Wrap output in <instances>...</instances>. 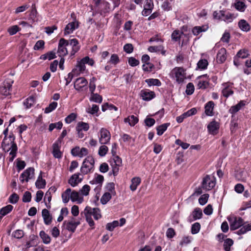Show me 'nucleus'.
<instances>
[{"mask_svg":"<svg viewBox=\"0 0 251 251\" xmlns=\"http://www.w3.org/2000/svg\"><path fill=\"white\" fill-rule=\"evenodd\" d=\"M71 47V55H74L79 50L78 41L76 39H72L67 40L64 38H61L58 43L57 54L59 57H64L68 53L67 47Z\"/></svg>","mask_w":251,"mask_h":251,"instance_id":"1","label":"nucleus"},{"mask_svg":"<svg viewBox=\"0 0 251 251\" xmlns=\"http://www.w3.org/2000/svg\"><path fill=\"white\" fill-rule=\"evenodd\" d=\"M170 76L177 83L181 84L187 78L186 70L182 67H176L171 71Z\"/></svg>","mask_w":251,"mask_h":251,"instance_id":"2","label":"nucleus"},{"mask_svg":"<svg viewBox=\"0 0 251 251\" xmlns=\"http://www.w3.org/2000/svg\"><path fill=\"white\" fill-rule=\"evenodd\" d=\"M95 160L92 156H88L83 160L80 168V172L82 175H85L92 173L95 169Z\"/></svg>","mask_w":251,"mask_h":251,"instance_id":"3","label":"nucleus"},{"mask_svg":"<svg viewBox=\"0 0 251 251\" xmlns=\"http://www.w3.org/2000/svg\"><path fill=\"white\" fill-rule=\"evenodd\" d=\"M14 81L10 78H6L0 86V93L5 96L11 94L12 85Z\"/></svg>","mask_w":251,"mask_h":251,"instance_id":"4","label":"nucleus"},{"mask_svg":"<svg viewBox=\"0 0 251 251\" xmlns=\"http://www.w3.org/2000/svg\"><path fill=\"white\" fill-rule=\"evenodd\" d=\"M227 220L229 222L231 230H235L241 227L243 224L244 220L240 217L230 216L227 218Z\"/></svg>","mask_w":251,"mask_h":251,"instance_id":"5","label":"nucleus"},{"mask_svg":"<svg viewBox=\"0 0 251 251\" xmlns=\"http://www.w3.org/2000/svg\"><path fill=\"white\" fill-rule=\"evenodd\" d=\"M216 184L214 177H211L209 175L205 176L201 183V188L207 191L212 189Z\"/></svg>","mask_w":251,"mask_h":251,"instance_id":"6","label":"nucleus"},{"mask_svg":"<svg viewBox=\"0 0 251 251\" xmlns=\"http://www.w3.org/2000/svg\"><path fill=\"white\" fill-rule=\"evenodd\" d=\"M34 169L29 167L25 170L20 175L19 179L22 183L28 182L34 176Z\"/></svg>","mask_w":251,"mask_h":251,"instance_id":"7","label":"nucleus"},{"mask_svg":"<svg viewBox=\"0 0 251 251\" xmlns=\"http://www.w3.org/2000/svg\"><path fill=\"white\" fill-rule=\"evenodd\" d=\"M86 64L92 66L94 64V61L88 56H85L77 62L76 67L79 72H83L86 69Z\"/></svg>","mask_w":251,"mask_h":251,"instance_id":"8","label":"nucleus"},{"mask_svg":"<svg viewBox=\"0 0 251 251\" xmlns=\"http://www.w3.org/2000/svg\"><path fill=\"white\" fill-rule=\"evenodd\" d=\"M111 138L110 132L105 128H101L100 131L99 142L101 144L109 143Z\"/></svg>","mask_w":251,"mask_h":251,"instance_id":"9","label":"nucleus"},{"mask_svg":"<svg viewBox=\"0 0 251 251\" xmlns=\"http://www.w3.org/2000/svg\"><path fill=\"white\" fill-rule=\"evenodd\" d=\"M122 160L119 156H114L112 157L111 161V166L112 167V174L114 176H116L119 171V167L122 165Z\"/></svg>","mask_w":251,"mask_h":251,"instance_id":"10","label":"nucleus"},{"mask_svg":"<svg viewBox=\"0 0 251 251\" xmlns=\"http://www.w3.org/2000/svg\"><path fill=\"white\" fill-rule=\"evenodd\" d=\"M233 83L231 82H226L222 84L223 87L222 92L224 97L228 98L233 94Z\"/></svg>","mask_w":251,"mask_h":251,"instance_id":"11","label":"nucleus"},{"mask_svg":"<svg viewBox=\"0 0 251 251\" xmlns=\"http://www.w3.org/2000/svg\"><path fill=\"white\" fill-rule=\"evenodd\" d=\"M80 224L79 221H75L74 218H72L70 221H65L63 222V226L69 231L74 232L77 226Z\"/></svg>","mask_w":251,"mask_h":251,"instance_id":"12","label":"nucleus"},{"mask_svg":"<svg viewBox=\"0 0 251 251\" xmlns=\"http://www.w3.org/2000/svg\"><path fill=\"white\" fill-rule=\"evenodd\" d=\"M103 180V176L96 173L94 175V178L93 180L90 181L89 183L91 185H97V186L94 189L95 191H97L100 190Z\"/></svg>","mask_w":251,"mask_h":251,"instance_id":"13","label":"nucleus"},{"mask_svg":"<svg viewBox=\"0 0 251 251\" xmlns=\"http://www.w3.org/2000/svg\"><path fill=\"white\" fill-rule=\"evenodd\" d=\"M140 96L145 101H150L155 98V94L153 91L149 89L142 90L140 93Z\"/></svg>","mask_w":251,"mask_h":251,"instance_id":"14","label":"nucleus"},{"mask_svg":"<svg viewBox=\"0 0 251 251\" xmlns=\"http://www.w3.org/2000/svg\"><path fill=\"white\" fill-rule=\"evenodd\" d=\"M78 26L79 23L75 20L73 22L69 23L65 27L64 32V35L72 33L75 29L78 27Z\"/></svg>","mask_w":251,"mask_h":251,"instance_id":"15","label":"nucleus"},{"mask_svg":"<svg viewBox=\"0 0 251 251\" xmlns=\"http://www.w3.org/2000/svg\"><path fill=\"white\" fill-rule=\"evenodd\" d=\"M88 81L83 77H80L75 79L74 82V88L77 91H80L82 88L86 86Z\"/></svg>","mask_w":251,"mask_h":251,"instance_id":"16","label":"nucleus"},{"mask_svg":"<svg viewBox=\"0 0 251 251\" xmlns=\"http://www.w3.org/2000/svg\"><path fill=\"white\" fill-rule=\"evenodd\" d=\"M61 143L55 142L52 145V154L56 158H61L62 156V152L60 151Z\"/></svg>","mask_w":251,"mask_h":251,"instance_id":"17","label":"nucleus"},{"mask_svg":"<svg viewBox=\"0 0 251 251\" xmlns=\"http://www.w3.org/2000/svg\"><path fill=\"white\" fill-rule=\"evenodd\" d=\"M219 124L215 121L211 122L207 126L209 132L212 135H216L219 129Z\"/></svg>","mask_w":251,"mask_h":251,"instance_id":"18","label":"nucleus"},{"mask_svg":"<svg viewBox=\"0 0 251 251\" xmlns=\"http://www.w3.org/2000/svg\"><path fill=\"white\" fill-rule=\"evenodd\" d=\"M81 175L79 173H76L72 175L69 180V183L73 187L77 185L83 179V177H79Z\"/></svg>","mask_w":251,"mask_h":251,"instance_id":"19","label":"nucleus"},{"mask_svg":"<svg viewBox=\"0 0 251 251\" xmlns=\"http://www.w3.org/2000/svg\"><path fill=\"white\" fill-rule=\"evenodd\" d=\"M86 211L90 213L91 216H93L94 219L96 220L101 218V214L100 210L98 208H91L89 206H86L85 207Z\"/></svg>","mask_w":251,"mask_h":251,"instance_id":"20","label":"nucleus"},{"mask_svg":"<svg viewBox=\"0 0 251 251\" xmlns=\"http://www.w3.org/2000/svg\"><path fill=\"white\" fill-rule=\"evenodd\" d=\"M202 216V211L200 208H195L191 215L188 218V221L192 222L195 220L200 219Z\"/></svg>","mask_w":251,"mask_h":251,"instance_id":"21","label":"nucleus"},{"mask_svg":"<svg viewBox=\"0 0 251 251\" xmlns=\"http://www.w3.org/2000/svg\"><path fill=\"white\" fill-rule=\"evenodd\" d=\"M250 231H251V223L244 222L243 221V224L241 228L235 233L238 235H242Z\"/></svg>","mask_w":251,"mask_h":251,"instance_id":"22","label":"nucleus"},{"mask_svg":"<svg viewBox=\"0 0 251 251\" xmlns=\"http://www.w3.org/2000/svg\"><path fill=\"white\" fill-rule=\"evenodd\" d=\"M226 59V50L222 48L219 50L217 54V61L219 63H224Z\"/></svg>","mask_w":251,"mask_h":251,"instance_id":"23","label":"nucleus"},{"mask_svg":"<svg viewBox=\"0 0 251 251\" xmlns=\"http://www.w3.org/2000/svg\"><path fill=\"white\" fill-rule=\"evenodd\" d=\"M71 200L73 202H76L78 204L81 203L83 201V198L80 194L75 191H71Z\"/></svg>","mask_w":251,"mask_h":251,"instance_id":"24","label":"nucleus"},{"mask_svg":"<svg viewBox=\"0 0 251 251\" xmlns=\"http://www.w3.org/2000/svg\"><path fill=\"white\" fill-rule=\"evenodd\" d=\"M215 104L213 101H209L207 102L204 106L205 113L208 116H213V109Z\"/></svg>","mask_w":251,"mask_h":251,"instance_id":"25","label":"nucleus"},{"mask_svg":"<svg viewBox=\"0 0 251 251\" xmlns=\"http://www.w3.org/2000/svg\"><path fill=\"white\" fill-rule=\"evenodd\" d=\"M17 149L18 148L16 143H13L11 145L10 147L8 149L7 151L10 150H11L9 153L10 156L8 157V160L9 162H12L16 157Z\"/></svg>","mask_w":251,"mask_h":251,"instance_id":"26","label":"nucleus"},{"mask_svg":"<svg viewBox=\"0 0 251 251\" xmlns=\"http://www.w3.org/2000/svg\"><path fill=\"white\" fill-rule=\"evenodd\" d=\"M246 101L244 100H241L240 102L235 105L232 106L229 109V112L232 114H234L239 111L242 107L245 105Z\"/></svg>","mask_w":251,"mask_h":251,"instance_id":"27","label":"nucleus"},{"mask_svg":"<svg viewBox=\"0 0 251 251\" xmlns=\"http://www.w3.org/2000/svg\"><path fill=\"white\" fill-rule=\"evenodd\" d=\"M42 215L45 224L47 225H50L51 222L52 218L49 210L47 209H43L42 211Z\"/></svg>","mask_w":251,"mask_h":251,"instance_id":"28","label":"nucleus"},{"mask_svg":"<svg viewBox=\"0 0 251 251\" xmlns=\"http://www.w3.org/2000/svg\"><path fill=\"white\" fill-rule=\"evenodd\" d=\"M141 179L139 177H134L131 180V184L130 185V189L132 191H135L138 185L141 183Z\"/></svg>","mask_w":251,"mask_h":251,"instance_id":"29","label":"nucleus"},{"mask_svg":"<svg viewBox=\"0 0 251 251\" xmlns=\"http://www.w3.org/2000/svg\"><path fill=\"white\" fill-rule=\"evenodd\" d=\"M208 28L207 25H203L202 26H196L193 28L192 33L194 35H198L200 33L202 32L206 31Z\"/></svg>","mask_w":251,"mask_h":251,"instance_id":"30","label":"nucleus"},{"mask_svg":"<svg viewBox=\"0 0 251 251\" xmlns=\"http://www.w3.org/2000/svg\"><path fill=\"white\" fill-rule=\"evenodd\" d=\"M138 118L134 115H131L124 119V122L128 123L131 126H134L138 122Z\"/></svg>","mask_w":251,"mask_h":251,"instance_id":"31","label":"nucleus"},{"mask_svg":"<svg viewBox=\"0 0 251 251\" xmlns=\"http://www.w3.org/2000/svg\"><path fill=\"white\" fill-rule=\"evenodd\" d=\"M46 184V180L42 178L41 172L35 182V185L38 189H43L45 187Z\"/></svg>","mask_w":251,"mask_h":251,"instance_id":"32","label":"nucleus"},{"mask_svg":"<svg viewBox=\"0 0 251 251\" xmlns=\"http://www.w3.org/2000/svg\"><path fill=\"white\" fill-rule=\"evenodd\" d=\"M238 26L240 29L243 31L248 32L250 29V25L245 20H241L238 22Z\"/></svg>","mask_w":251,"mask_h":251,"instance_id":"33","label":"nucleus"},{"mask_svg":"<svg viewBox=\"0 0 251 251\" xmlns=\"http://www.w3.org/2000/svg\"><path fill=\"white\" fill-rule=\"evenodd\" d=\"M90 128L88 123L83 122H79L77 123L75 129L76 130H80L81 131H87Z\"/></svg>","mask_w":251,"mask_h":251,"instance_id":"34","label":"nucleus"},{"mask_svg":"<svg viewBox=\"0 0 251 251\" xmlns=\"http://www.w3.org/2000/svg\"><path fill=\"white\" fill-rule=\"evenodd\" d=\"M205 76V75H201L199 76L198 78L201 79L202 77ZM209 85V82L208 81L206 80H203L201 79H200L198 82V87L199 89H206Z\"/></svg>","mask_w":251,"mask_h":251,"instance_id":"35","label":"nucleus"},{"mask_svg":"<svg viewBox=\"0 0 251 251\" xmlns=\"http://www.w3.org/2000/svg\"><path fill=\"white\" fill-rule=\"evenodd\" d=\"M71 188H67L62 194V201L64 203H66L68 202L70 199H71Z\"/></svg>","mask_w":251,"mask_h":251,"instance_id":"36","label":"nucleus"},{"mask_svg":"<svg viewBox=\"0 0 251 251\" xmlns=\"http://www.w3.org/2000/svg\"><path fill=\"white\" fill-rule=\"evenodd\" d=\"M146 83L149 85V86H160L161 85V81L156 78H149L145 80Z\"/></svg>","mask_w":251,"mask_h":251,"instance_id":"37","label":"nucleus"},{"mask_svg":"<svg viewBox=\"0 0 251 251\" xmlns=\"http://www.w3.org/2000/svg\"><path fill=\"white\" fill-rule=\"evenodd\" d=\"M90 101H93L96 103H101L102 101V97L97 93H91L89 99Z\"/></svg>","mask_w":251,"mask_h":251,"instance_id":"38","label":"nucleus"},{"mask_svg":"<svg viewBox=\"0 0 251 251\" xmlns=\"http://www.w3.org/2000/svg\"><path fill=\"white\" fill-rule=\"evenodd\" d=\"M234 18V14L224 11V15L222 17V21L226 23L231 22Z\"/></svg>","mask_w":251,"mask_h":251,"instance_id":"39","label":"nucleus"},{"mask_svg":"<svg viewBox=\"0 0 251 251\" xmlns=\"http://www.w3.org/2000/svg\"><path fill=\"white\" fill-rule=\"evenodd\" d=\"M235 8L240 12H244L247 8L245 2L240 0L236 1L234 3Z\"/></svg>","mask_w":251,"mask_h":251,"instance_id":"40","label":"nucleus"},{"mask_svg":"<svg viewBox=\"0 0 251 251\" xmlns=\"http://www.w3.org/2000/svg\"><path fill=\"white\" fill-rule=\"evenodd\" d=\"M170 125V123H165L158 126L156 128L157 135L159 136L162 135Z\"/></svg>","mask_w":251,"mask_h":251,"instance_id":"41","label":"nucleus"},{"mask_svg":"<svg viewBox=\"0 0 251 251\" xmlns=\"http://www.w3.org/2000/svg\"><path fill=\"white\" fill-rule=\"evenodd\" d=\"M35 103V99L33 96L27 98L24 102V105L26 108L28 109Z\"/></svg>","mask_w":251,"mask_h":251,"instance_id":"42","label":"nucleus"},{"mask_svg":"<svg viewBox=\"0 0 251 251\" xmlns=\"http://www.w3.org/2000/svg\"><path fill=\"white\" fill-rule=\"evenodd\" d=\"M13 209V206L12 205H7L0 209V214L4 216L12 211Z\"/></svg>","mask_w":251,"mask_h":251,"instance_id":"43","label":"nucleus"},{"mask_svg":"<svg viewBox=\"0 0 251 251\" xmlns=\"http://www.w3.org/2000/svg\"><path fill=\"white\" fill-rule=\"evenodd\" d=\"M183 34V32L179 30H174L171 35V38H172V40H173L175 42L179 41L181 36Z\"/></svg>","mask_w":251,"mask_h":251,"instance_id":"44","label":"nucleus"},{"mask_svg":"<svg viewBox=\"0 0 251 251\" xmlns=\"http://www.w3.org/2000/svg\"><path fill=\"white\" fill-rule=\"evenodd\" d=\"M99 111V107L96 104H92V107H88L86 109L87 113L91 115L97 114Z\"/></svg>","mask_w":251,"mask_h":251,"instance_id":"45","label":"nucleus"},{"mask_svg":"<svg viewBox=\"0 0 251 251\" xmlns=\"http://www.w3.org/2000/svg\"><path fill=\"white\" fill-rule=\"evenodd\" d=\"M120 62V59L118 55L117 54H112L110 57V59L107 62V63H110L114 65V66L116 65Z\"/></svg>","mask_w":251,"mask_h":251,"instance_id":"46","label":"nucleus"},{"mask_svg":"<svg viewBox=\"0 0 251 251\" xmlns=\"http://www.w3.org/2000/svg\"><path fill=\"white\" fill-rule=\"evenodd\" d=\"M40 236L44 244H48L50 242V237L44 231L42 230L40 232Z\"/></svg>","mask_w":251,"mask_h":251,"instance_id":"47","label":"nucleus"},{"mask_svg":"<svg viewBox=\"0 0 251 251\" xmlns=\"http://www.w3.org/2000/svg\"><path fill=\"white\" fill-rule=\"evenodd\" d=\"M119 225V222L118 221L115 220L113 221L111 223H109L107 224L106 226V228L107 230L112 231L114 228Z\"/></svg>","mask_w":251,"mask_h":251,"instance_id":"48","label":"nucleus"},{"mask_svg":"<svg viewBox=\"0 0 251 251\" xmlns=\"http://www.w3.org/2000/svg\"><path fill=\"white\" fill-rule=\"evenodd\" d=\"M111 195L109 192H105L101 197L100 202L102 204H105L111 199Z\"/></svg>","mask_w":251,"mask_h":251,"instance_id":"49","label":"nucleus"},{"mask_svg":"<svg viewBox=\"0 0 251 251\" xmlns=\"http://www.w3.org/2000/svg\"><path fill=\"white\" fill-rule=\"evenodd\" d=\"M233 244V241L229 238L226 239L224 243V248L226 251H230V247Z\"/></svg>","mask_w":251,"mask_h":251,"instance_id":"50","label":"nucleus"},{"mask_svg":"<svg viewBox=\"0 0 251 251\" xmlns=\"http://www.w3.org/2000/svg\"><path fill=\"white\" fill-rule=\"evenodd\" d=\"M208 62L206 59H201L197 63V67L201 70H204L207 68Z\"/></svg>","mask_w":251,"mask_h":251,"instance_id":"51","label":"nucleus"},{"mask_svg":"<svg viewBox=\"0 0 251 251\" xmlns=\"http://www.w3.org/2000/svg\"><path fill=\"white\" fill-rule=\"evenodd\" d=\"M201 229V225L199 223L196 222L193 224L191 226V233L192 234L198 233Z\"/></svg>","mask_w":251,"mask_h":251,"instance_id":"52","label":"nucleus"},{"mask_svg":"<svg viewBox=\"0 0 251 251\" xmlns=\"http://www.w3.org/2000/svg\"><path fill=\"white\" fill-rule=\"evenodd\" d=\"M236 55L239 58L244 59L247 58L249 55L248 50L246 49L240 50L237 53Z\"/></svg>","mask_w":251,"mask_h":251,"instance_id":"53","label":"nucleus"},{"mask_svg":"<svg viewBox=\"0 0 251 251\" xmlns=\"http://www.w3.org/2000/svg\"><path fill=\"white\" fill-rule=\"evenodd\" d=\"M195 90L194 85L193 83L189 82L187 84L185 93L187 95H192Z\"/></svg>","mask_w":251,"mask_h":251,"instance_id":"54","label":"nucleus"},{"mask_svg":"<svg viewBox=\"0 0 251 251\" xmlns=\"http://www.w3.org/2000/svg\"><path fill=\"white\" fill-rule=\"evenodd\" d=\"M57 106V103L53 101L50 103L49 106L46 107L45 109V113H49L54 110Z\"/></svg>","mask_w":251,"mask_h":251,"instance_id":"55","label":"nucleus"},{"mask_svg":"<svg viewBox=\"0 0 251 251\" xmlns=\"http://www.w3.org/2000/svg\"><path fill=\"white\" fill-rule=\"evenodd\" d=\"M20 30V28L18 25H15L9 27L7 30V31L10 35H13Z\"/></svg>","mask_w":251,"mask_h":251,"instance_id":"56","label":"nucleus"},{"mask_svg":"<svg viewBox=\"0 0 251 251\" xmlns=\"http://www.w3.org/2000/svg\"><path fill=\"white\" fill-rule=\"evenodd\" d=\"M108 151V148L107 146L105 145L101 146L99 149L98 154L100 156H104Z\"/></svg>","mask_w":251,"mask_h":251,"instance_id":"57","label":"nucleus"},{"mask_svg":"<svg viewBox=\"0 0 251 251\" xmlns=\"http://www.w3.org/2000/svg\"><path fill=\"white\" fill-rule=\"evenodd\" d=\"M106 190L112 195H115V184L113 182L108 183L106 186Z\"/></svg>","mask_w":251,"mask_h":251,"instance_id":"58","label":"nucleus"},{"mask_svg":"<svg viewBox=\"0 0 251 251\" xmlns=\"http://www.w3.org/2000/svg\"><path fill=\"white\" fill-rule=\"evenodd\" d=\"M224 15V11L220 10L219 11H215L213 12V16L215 19L222 20V17Z\"/></svg>","mask_w":251,"mask_h":251,"instance_id":"59","label":"nucleus"},{"mask_svg":"<svg viewBox=\"0 0 251 251\" xmlns=\"http://www.w3.org/2000/svg\"><path fill=\"white\" fill-rule=\"evenodd\" d=\"M76 118V115L74 113H72L65 118V121L67 124H70L75 121Z\"/></svg>","mask_w":251,"mask_h":251,"instance_id":"60","label":"nucleus"},{"mask_svg":"<svg viewBox=\"0 0 251 251\" xmlns=\"http://www.w3.org/2000/svg\"><path fill=\"white\" fill-rule=\"evenodd\" d=\"M192 240V237L190 236H184L182 238L180 245L181 246L186 245L191 243Z\"/></svg>","mask_w":251,"mask_h":251,"instance_id":"61","label":"nucleus"},{"mask_svg":"<svg viewBox=\"0 0 251 251\" xmlns=\"http://www.w3.org/2000/svg\"><path fill=\"white\" fill-rule=\"evenodd\" d=\"M19 199V197L16 193H13L9 197V201L11 203L15 204L18 202Z\"/></svg>","mask_w":251,"mask_h":251,"instance_id":"62","label":"nucleus"},{"mask_svg":"<svg viewBox=\"0 0 251 251\" xmlns=\"http://www.w3.org/2000/svg\"><path fill=\"white\" fill-rule=\"evenodd\" d=\"M45 42L43 40H40L38 41L34 46L33 49L35 50H40L44 48Z\"/></svg>","mask_w":251,"mask_h":251,"instance_id":"63","label":"nucleus"},{"mask_svg":"<svg viewBox=\"0 0 251 251\" xmlns=\"http://www.w3.org/2000/svg\"><path fill=\"white\" fill-rule=\"evenodd\" d=\"M128 63L131 67L138 66L140 63L139 61L133 57H131L128 58Z\"/></svg>","mask_w":251,"mask_h":251,"instance_id":"64","label":"nucleus"}]
</instances>
